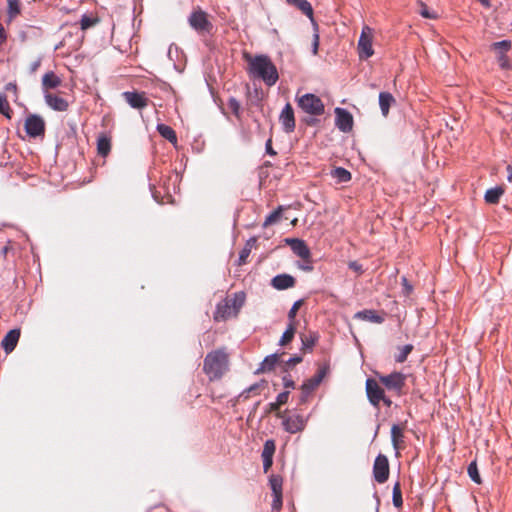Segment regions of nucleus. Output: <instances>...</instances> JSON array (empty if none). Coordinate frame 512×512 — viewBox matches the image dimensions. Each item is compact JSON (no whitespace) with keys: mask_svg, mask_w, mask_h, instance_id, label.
<instances>
[{"mask_svg":"<svg viewBox=\"0 0 512 512\" xmlns=\"http://www.w3.org/2000/svg\"><path fill=\"white\" fill-rule=\"evenodd\" d=\"M335 112V125L344 133L350 132L353 128L352 114L344 108L337 107Z\"/></svg>","mask_w":512,"mask_h":512,"instance_id":"obj_9","label":"nucleus"},{"mask_svg":"<svg viewBox=\"0 0 512 512\" xmlns=\"http://www.w3.org/2000/svg\"><path fill=\"white\" fill-rule=\"evenodd\" d=\"M392 502L396 508H400L403 505L401 485L399 482H396L393 486Z\"/></svg>","mask_w":512,"mask_h":512,"instance_id":"obj_32","label":"nucleus"},{"mask_svg":"<svg viewBox=\"0 0 512 512\" xmlns=\"http://www.w3.org/2000/svg\"><path fill=\"white\" fill-rule=\"evenodd\" d=\"M21 331L19 328L10 330L2 339L1 347L6 354H10L16 348L20 339Z\"/></svg>","mask_w":512,"mask_h":512,"instance_id":"obj_14","label":"nucleus"},{"mask_svg":"<svg viewBox=\"0 0 512 512\" xmlns=\"http://www.w3.org/2000/svg\"><path fill=\"white\" fill-rule=\"evenodd\" d=\"M395 102L394 97L389 92L379 93V106L383 116H387L389 113L390 106Z\"/></svg>","mask_w":512,"mask_h":512,"instance_id":"obj_22","label":"nucleus"},{"mask_svg":"<svg viewBox=\"0 0 512 512\" xmlns=\"http://www.w3.org/2000/svg\"><path fill=\"white\" fill-rule=\"evenodd\" d=\"M504 190L501 187H494L488 189L485 193L484 199L489 204H496L499 202L500 197L503 195Z\"/></svg>","mask_w":512,"mask_h":512,"instance_id":"obj_27","label":"nucleus"},{"mask_svg":"<svg viewBox=\"0 0 512 512\" xmlns=\"http://www.w3.org/2000/svg\"><path fill=\"white\" fill-rule=\"evenodd\" d=\"M111 150V140L106 135H101L97 139V151L102 157H106Z\"/></svg>","mask_w":512,"mask_h":512,"instance_id":"obj_25","label":"nucleus"},{"mask_svg":"<svg viewBox=\"0 0 512 512\" xmlns=\"http://www.w3.org/2000/svg\"><path fill=\"white\" fill-rule=\"evenodd\" d=\"M273 502H272V509L279 511L282 507V493L281 494H273Z\"/></svg>","mask_w":512,"mask_h":512,"instance_id":"obj_49","label":"nucleus"},{"mask_svg":"<svg viewBox=\"0 0 512 512\" xmlns=\"http://www.w3.org/2000/svg\"><path fill=\"white\" fill-rule=\"evenodd\" d=\"M123 97L132 108L142 109L148 105V99L144 93L126 91L123 93Z\"/></svg>","mask_w":512,"mask_h":512,"instance_id":"obj_16","label":"nucleus"},{"mask_svg":"<svg viewBox=\"0 0 512 512\" xmlns=\"http://www.w3.org/2000/svg\"><path fill=\"white\" fill-rule=\"evenodd\" d=\"M250 252H251V248H250V247H248V246H245V247L241 250V252H240V254H239V259H238V264H239V265H242V264H244V263L246 262V259L248 258V256H249Z\"/></svg>","mask_w":512,"mask_h":512,"instance_id":"obj_48","label":"nucleus"},{"mask_svg":"<svg viewBox=\"0 0 512 512\" xmlns=\"http://www.w3.org/2000/svg\"><path fill=\"white\" fill-rule=\"evenodd\" d=\"M379 380L388 390L401 395L405 386L406 376L401 372H393L388 375H380Z\"/></svg>","mask_w":512,"mask_h":512,"instance_id":"obj_5","label":"nucleus"},{"mask_svg":"<svg viewBox=\"0 0 512 512\" xmlns=\"http://www.w3.org/2000/svg\"><path fill=\"white\" fill-rule=\"evenodd\" d=\"M419 12H420L421 16H423L424 18H427V19L436 18V14L434 12H431L429 10V8L423 3H421V8H420Z\"/></svg>","mask_w":512,"mask_h":512,"instance_id":"obj_46","label":"nucleus"},{"mask_svg":"<svg viewBox=\"0 0 512 512\" xmlns=\"http://www.w3.org/2000/svg\"><path fill=\"white\" fill-rule=\"evenodd\" d=\"M282 478L279 475H271L269 478V485L273 494L282 493Z\"/></svg>","mask_w":512,"mask_h":512,"instance_id":"obj_34","label":"nucleus"},{"mask_svg":"<svg viewBox=\"0 0 512 512\" xmlns=\"http://www.w3.org/2000/svg\"><path fill=\"white\" fill-rule=\"evenodd\" d=\"M288 397H289V391L281 392L280 394H278V396L276 398L277 404L281 405V406L284 405L285 403H287Z\"/></svg>","mask_w":512,"mask_h":512,"instance_id":"obj_50","label":"nucleus"},{"mask_svg":"<svg viewBox=\"0 0 512 512\" xmlns=\"http://www.w3.org/2000/svg\"><path fill=\"white\" fill-rule=\"evenodd\" d=\"M413 350V345L407 344L400 348L399 353L395 356V361L398 363H403L406 361L408 355Z\"/></svg>","mask_w":512,"mask_h":512,"instance_id":"obj_36","label":"nucleus"},{"mask_svg":"<svg viewBox=\"0 0 512 512\" xmlns=\"http://www.w3.org/2000/svg\"><path fill=\"white\" fill-rule=\"evenodd\" d=\"M373 30L369 26H364L358 40L359 58L366 60L374 54L372 47Z\"/></svg>","mask_w":512,"mask_h":512,"instance_id":"obj_4","label":"nucleus"},{"mask_svg":"<svg viewBox=\"0 0 512 512\" xmlns=\"http://www.w3.org/2000/svg\"><path fill=\"white\" fill-rule=\"evenodd\" d=\"M483 6L489 8L490 7V0H478Z\"/></svg>","mask_w":512,"mask_h":512,"instance_id":"obj_64","label":"nucleus"},{"mask_svg":"<svg viewBox=\"0 0 512 512\" xmlns=\"http://www.w3.org/2000/svg\"><path fill=\"white\" fill-rule=\"evenodd\" d=\"M7 34L3 27V25L0 23V46L6 41Z\"/></svg>","mask_w":512,"mask_h":512,"instance_id":"obj_58","label":"nucleus"},{"mask_svg":"<svg viewBox=\"0 0 512 512\" xmlns=\"http://www.w3.org/2000/svg\"><path fill=\"white\" fill-rule=\"evenodd\" d=\"M302 304H303V300L300 299V300L295 301L294 304L292 305L291 309L288 312V319L290 320V323H294L296 313H297L298 309L302 306Z\"/></svg>","mask_w":512,"mask_h":512,"instance_id":"obj_42","label":"nucleus"},{"mask_svg":"<svg viewBox=\"0 0 512 512\" xmlns=\"http://www.w3.org/2000/svg\"><path fill=\"white\" fill-rule=\"evenodd\" d=\"M24 127L27 135L33 138L44 135L45 132V122L37 114H30L25 120Z\"/></svg>","mask_w":512,"mask_h":512,"instance_id":"obj_8","label":"nucleus"},{"mask_svg":"<svg viewBox=\"0 0 512 512\" xmlns=\"http://www.w3.org/2000/svg\"><path fill=\"white\" fill-rule=\"evenodd\" d=\"M497 60H498L499 66L502 69H510L511 68V63H510L508 57L506 56V54L497 55Z\"/></svg>","mask_w":512,"mask_h":512,"instance_id":"obj_45","label":"nucleus"},{"mask_svg":"<svg viewBox=\"0 0 512 512\" xmlns=\"http://www.w3.org/2000/svg\"><path fill=\"white\" fill-rule=\"evenodd\" d=\"M0 113L8 119L11 118L12 110L5 95L0 94Z\"/></svg>","mask_w":512,"mask_h":512,"instance_id":"obj_38","label":"nucleus"},{"mask_svg":"<svg viewBox=\"0 0 512 512\" xmlns=\"http://www.w3.org/2000/svg\"><path fill=\"white\" fill-rule=\"evenodd\" d=\"M244 58L248 62V73L253 78L261 79L267 86L276 84L279 74L269 56L264 54L251 56L246 53Z\"/></svg>","mask_w":512,"mask_h":512,"instance_id":"obj_1","label":"nucleus"},{"mask_svg":"<svg viewBox=\"0 0 512 512\" xmlns=\"http://www.w3.org/2000/svg\"><path fill=\"white\" fill-rule=\"evenodd\" d=\"M327 371H328V367L327 366H322L318 369L317 373L307 379L306 381L303 382V384L301 385V390H305L306 392H310V393H313V391L321 384V382L323 381L324 377L326 376L327 374Z\"/></svg>","mask_w":512,"mask_h":512,"instance_id":"obj_13","label":"nucleus"},{"mask_svg":"<svg viewBox=\"0 0 512 512\" xmlns=\"http://www.w3.org/2000/svg\"><path fill=\"white\" fill-rule=\"evenodd\" d=\"M44 99L46 104L53 110L63 112L68 109V102L55 94L45 93Z\"/></svg>","mask_w":512,"mask_h":512,"instance_id":"obj_17","label":"nucleus"},{"mask_svg":"<svg viewBox=\"0 0 512 512\" xmlns=\"http://www.w3.org/2000/svg\"><path fill=\"white\" fill-rule=\"evenodd\" d=\"M8 13L11 18L15 17L20 13L19 0H8Z\"/></svg>","mask_w":512,"mask_h":512,"instance_id":"obj_41","label":"nucleus"},{"mask_svg":"<svg viewBox=\"0 0 512 512\" xmlns=\"http://www.w3.org/2000/svg\"><path fill=\"white\" fill-rule=\"evenodd\" d=\"M275 453V442L271 439L266 440L263 446L262 458H273V455Z\"/></svg>","mask_w":512,"mask_h":512,"instance_id":"obj_35","label":"nucleus"},{"mask_svg":"<svg viewBox=\"0 0 512 512\" xmlns=\"http://www.w3.org/2000/svg\"><path fill=\"white\" fill-rule=\"evenodd\" d=\"M511 41L510 40H502L499 42H494L491 45V49L497 52V55L506 54L511 49Z\"/></svg>","mask_w":512,"mask_h":512,"instance_id":"obj_30","label":"nucleus"},{"mask_svg":"<svg viewBox=\"0 0 512 512\" xmlns=\"http://www.w3.org/2000/svg\"><path fill=\"white\" fill-rule=\"evenodd\" d=\"M62 83L61 78L53 71L46 72L42 77V90L43 93H49L50 89L59 87Z\"/></svg>","mask_w":512,"mask_h":512,"instance_id":"obj_18","label":"nucleus"},{"mask_svg":"<svg viewBox=\"0 0 512 512\" xmlns=\"http://www.w3.org/2000/svg\"><path fill=\"white\" fill-rule=\"evenodd\" d=\"M316 340H317V338L312 335L309 337H307V336L303 337L302 338L303 348L311 350L313 348V346L315 345Z\"/></svg>","mask_w":512,"mask_h":512,"instance_id":"obj_44","label":"nucleus"},{"mask_svg":"<svg viewBox=\"0 0 512 512\" xmlns=\"http://www.w3.org/2000/svg\"><path fill=\"white\" fill-rule=\"evenodd\" d=\"M282 380H283V385H284V387H285L286 389L294 388V387H295V383H294V381L291 379V377H290V376L285 375V376H283Z\"/></svg>","mask_w":512,"mask_h":512,"instance_id":"obj_53","label":"nucleus"},{"mask_svg":"<svg viewBox=\"0 0 512 512\" xmlns=\"http://www.w3.org/2000/svg\"><path fill=\"white\" fill-rule=\"evenodd\" d=\"M265 150H266V153L271 155V156H275L276 155V152L272 148V140L271 139H268L266 141V143H265Z\"/></svg>","mask_w":512,"mask_h":512,"instance_id":"obj_56","label":"nucleus"},{"mask_svg":"<svg viewBox=\"0 0 512 512\" xmlns=\"http://www.w3.org/2000/svg\"><path fill=\"white\" fill-rule=\"evenodd\" d=\"M6 90H13V91H16L17 90V86L15 83H8L6 85Z\"/></svg>","mask_w":512,"mask_h":512,"instance_id":"obj_63","label":"nucleus"},{"mask_svg":"<svg viewBox=\"0 0 512 512\" xmlns=\"http://www.w3.org/2000/svg\"><path fill=\"white\" fill-rule=\"evenodd\" d=\"M313 23H314V27H315V32L313 35L312 52L314 55H316L318 52V47H319V34L317 32V24L314 21H313Z\"/></svg>","mask_w":512,"mask_h":512,"instance_id":"obj_47","label":"nucleus"},{"mask_svg":"<svg viewBox=\"0 0 512 512\" xmlns=\"http://www.w3.org/2000/svg\"><path fill=\"white\" fill-rule=\"evenodd\" d=\"M93 23H94V21H93L90 17H88V16H86V15H84V16L81 18V21H80L81 28H82L83 30H84V29L89 28L90 26H92V25H93Z\"/></svg>","mask_w":512,"mask_h":512,"instance_id":"obj_51","label":"nucleus"},{"mask_svg":"<svg viewBox=\"0 0 512 512\" xmlns=\"http://www.w3.org/2000/svg\"><path fill=\"white\" fill-rule=\"evenodd\" d=\"M468 475L471 478V480L477 484L481 483V478L478 472V468L475 462H472L468 466Z\"/></svg>","mask_w":512,"mask_h":512,"instance_id":"obj_40","label":"nucleus"},{"mask_svg":"<svg viewBox=\"0 0 512 512\" xmlns=\"http://www.w3.org/2000/svg\"><path fill=\"white\" fill-rule=\"evenodd\" d=\"M228 107L231 109L232 113L235 116L239 117L241 105H240L239 101L236 98L231 97L228 100Z\"/></svg>","mask_w":512,"mask_h":512,"instance_id":"obj_43","label":"nucleus"},{"mask_svg":"<svg viewBox=\"0 0 512 512\" xmlns=\"http://www.w3.org/2000/svg\"><path fill=\"white\" fill-rule=\"evenodd\" d=\"M285 241L295 255L302 259H309L310 250L303 240L298 238H287Z\"/></svg>","mask_w":512,"mask_h":512,"instance_id":"obj_15","label":"nucleus"},{"mask_svg":"<svg viewBox=\"0 0 512 512\" xmlns=\"http://www.w3.org/2000/svg\"><path fill=\"white\" fill-rule=\"evenodd\" d=\"M279 122L286 133H291L295 129L294 111L290 103H287L279 116Z\"/></svg>","mask_w":512,"mask_h":512,"instance_id":"obj_11","label":"nucleus"},{"mask_svg":"<svg viewBox=\"0 0 512 512\" xmlns=\"http://www.w3.org/2000/svg\"><path fill=\"white\" fill-rule=\"evenodd\" d=\"M282 425L288 433L295 434L306 426V419L301 415H293L283 419Z\"/></svg>","mask_w":512,"mask_h":512,"instance_id":"obj_12","label":"nucleus"},{"mask_svg":"<svg viewBox=\"0 0 512 512\" xmlns=\"http://www.w3.org/2000/svg\"><path fill=\"white\" fill-rule=\"evenodd\" d=\"M272 286L277 290H285L295 285V279L289 274H279L272 279Z\"/></svg>","mask_w":512,"mask_h":512,"instance_id":"obj_20","label":"nucleus"},{"mask_svg":"<svg viewBox=\"0 0 512 512\" xmlns=\"http://www.w3.org/2000/svg\"><path fill=\"white\" fill-rule=\"evenodd\" d=\"M312 393L310 392H306L305 390H301V396H300V404H304L307 402L308 400V397L311 395Z\"/></svg>","mask_w":512,"mask_h":512,"instance_id":"obj_59","label":"nucleus"},{"mask_svg":"<svg viewBox=\"0 0 512 512\" xmlns=\"http://www.w3.org/2000/svg\"><path fill=\"white\" fill-rule=\"evenodd\" d=\"M157 131L163 138H165L169 142H171V143L177 142L176 133L170 126L165 125V124H158Z\"/></svg>","mask_w":512,"mask_h":512,"instance_id":"obj_26","label":"nucleus"},{"mask_svg":"<svg viewBox=\"0 0 512 512\" xmlns=\"http://www.w3.org/2000/svg\"><path fill=\"white\" fill-rule=\"evenodd\" d=\"M277 362H278L277 354L268 355L261 362L260 367L255 371V373L260 374V373L270 372L274 369Z\"/></svg>","mask_w":512,"mask_h":512,"instance_id":"obj_23","label":"nucleus"},{"mask_svg":"<svg viewBox=\"0 0 512 512\" xmlns=\"http://www.w3.org/2000/svg\"><path fill=\"white\" fill-rule=\"evenodd\" d=\"M298 106L307 114L320 116L324 113V104L322 100L312 94L306 93L297 100Z\"/></svg>","mask_w":512,"mask_h":512,"instance_id":"obj_3","label":"nucleus"},{"mask_svg":"<svg viewBox=\"0 0 512 512\" xmlns=\"http://www.w3.org/2000/svg\"><path fill=\"white\" fill-rule=\"evenodd\" d=\"M188 23L198 33H210L213 28L212 23L208 20L207 13L201 9L190 14Z\"/></svg>","mask_w":512,"mask_h":512,"instance_id":"obj_6","label":"nucleus"},{"mask_svg":"<svg viewBox=\"0 0 512 512\" xmlns=\"http://www.w3.org/2000/svg\"><path fill=\"white\" fill-rule=\"evenodd\" d=\"M373 477L376 482L382 484L389 478V461L383 454H378L373 464Z\"/></svg>","mask_w":512,"mask_h":512,"instance_id":"obj_7","label":"nucleus"},{"mask_svg":"<svg viewBox=\"0 0 512 512\" xmlns=\"http://www.w3.org/2000/svg\"><path fill=\"white\" fill-rule=\"evenodd\" d=\"M232 316H236L234 311L231 308L230 301L226 299L217 304L216 311L214 314V319L216 321L226 320Z\"/></svg>","mask_w":512,"mask_h":512,"instance_id":"obj_19","label":"nucleus"},{"mask_svg":"<svg viewBox=\"0 0 512 512\" xmlns=\"http://www.w3.org/2000/svg\"><path fill=\"white\" fill-rule=\"evenodd\" d=\"M266 382L264 380L258 382V383H255L253 385H251L250 387H248L247 389H245L240 395L239 397L240 398H243V399H248L250 397V394L251 393H257L258 390L260 389V387L262 385H264Z\"/></svg>","mask_w":512,"mask_h":512,"instance_id":"obj_39","label":"nucleus"},{"mask_svg":"<svg viewBox=\"0 0 512 512\" xmlns=\"http://www.w3.org/2000/svg\"><path fill=\"white\" fill-rule=\"evenodd\" d=\"M281 213L282 207L280 206L266 217L263 226L267 227L269 225L276 223L280 219Z\"/></svg>","mask_w":512,"mask_h":512,"instance_id":"obj_37","label":"nucleus"},{"mask_svg":"<svg viewBox=\"0 0 512 512\" xmlns=\"http://www.w3.org/2000/svg\"><path fill=\"white\" fill-rule=\"evenodd\" d=\"M402 438V429L398 425L394 424L391 428V441L395 450L399 449V442L402 440Z\"/></svg>","mask_w":512,"mask_h":512,"instance_id":"obj_31","label":"nucleus"},{"mask_svg":"<svg viewBox=\"0 0 512 512\" xmlns=\"http://www.w3.org/2000/svg\"><path fill=\"white\" fill-rule=\"evenodd\" d=\"M507 172H508L507 179H508L509 182H512V166L511 165H509L507 167Z\"/></svg>","mask_w":512,"mask_h":512,"instance_id":"obj_62","label":"nucleus"},{"mask_svg":"<svg viewBox=\"0 0 512 512\" xmlns=\"http://www.w3.org/2000/svg\"><path fill=\"white\" fill-rule=\"evenodd\" d=\"M295 331H296V328H295L294 323H289L288 327L282 334V337L279 341V345L284 346L287 343H289L293 339Z\"/></svg>","mask_w":512,"mask_h":512,"instance_id":"obj_33","label":"nucleus"},{"mask_svg":"<svg viewBox=\"0 0 512 512\" xmlns=\"http://www.w3.org/2000/svg\"><path fill=\"white\" fill-rule=\"evenodd\" d=\"M41 65V57L37 58L30 64V73H35Z\"/></svg>","mask_w":512,"mask_h":512,"instance_id":"obj_55","label":"nucleus"},{"mask_svg":"<svg viewBox=\"0 0 512 512\" xmlns=\"http://www.w3.org/2000/svg\"><path fill=\"white\" fill-rule=\"evenodd\" d=\"M303 360V358L301 356H293V357H290L285 363L287 366H293V365H296L298 363H301Z\"/></svg>","mask_w":512,"mask_h":512,"instance_id":"obj_54","label":"nucleus"},{"mask_svg":"<svg viewBox=\"0 0 512 512\" xmlns=\"http://www.w3.org/2000/svg\"><path fill=\"white\" fill-rule=\"evenodd\" d=\"M227 301H230V305L234 313L237 315L240 308L244 305L245 302V294L243 292H237L231 298H226Z\"/></svg>","mask_w":512,"mask_h":512,"instance_id":"obj_28","label":"nucleus"},{"mask_svg":"<svg viewBox=\"0 0 512 512\" xmlns=\"http://www.w3.org/2000/svg\"><path fill=\"white\" fill-rule=\"evenodd\" d=\"M355 317L364 321L380 324L384 322V317L374 310H362L355 314Z\"/></svg>","mask_w":512,"mask_h":512,"instance_id":"obj_21","label":"nucleus"},{"mask_svg":"<svg viewBox=\"0 0 512 512\" xmlns=\"http://www.w3.org/2000/svg\"><path fill=\"white\" fill-rule=\"evenodd\" d=\"M402 284L405 287L407 293H410V291L412 290V286L408 283L407 278H405V277L402 278Z\"/></svg>","mask_w":512,"mask_h":512,"instance_id":"obj_60","label":"nucleus"},{"mask_svg":"<svg viewBox=\"0 0 512 512\" xmlns=\"http://www.w3.org/2000/svg\"><path fill=\"white\" fill-rule=\"evenodd\" d=\"M288 4L297 7L303 14L313 21V8L307 0H286Z\"/></svg>","mask_w":512,"mask_h":512,"instance_id":"obj_24","label":"nucleus"},{"mask_svg":"<svg viewBox=\"0 0 512 512\" xmlns=\"http://www.w3.org/2000/svg\"><path fill=\"white\" fill-rule=\"evenodd\" d=\"M331 176L339 183H345L351 180V173L343 167H336L331 171Z\"/></svg>","mask_w":512,"mask_h":512,"instance_id":"obj_29","label":"nucleus"},{"mask_svg":"<svg viewBox=\"0 0 512 512\" xmlns=\"http://www.w3.org/2000/svg\"><path fill=\"white\" fill-rule=\"evenodd\" d=\"M366 394L369 402L374 406L378 407L382 399H384V390L374 379L366 380Z\"/></svg>","mask_w":512,"mask_h":512,"instance_id":"obj_10","label":"nucleus"},{"mask_svg":"<svg viewBox=\"0 0 512 512\" xmlns=\"http://www.w3.org/2000/svg\"><path fill=\"white\" fill-rule=\"evenodd\" d=\"M349 268L359 274L363 272L362 265L359 264L357 261H351L348 264Z\"/></svg>","mask_w":512,"mask_h":512,"instance_id":"obj_52","label":"nucleus"},{"mask_svg":"<svg viewBox=\"0 0 512 512\" xmlns=\"http://www.w3.org/2000/svg\"><path fill=\"white\" fill-rule=\"evenodd\" d=\"M227 370L228 355L224 350H215L206 355L203 371L211 381L220 379Z\"/></svg>","mask_w":512,"mask_h":512,"instance_id":"obj_2","label":"nucleus"},{"mask_svg":"<svg viewBox=\"0 0 512 512\" xmlns=\"http://www.w3.org/2000/svg\"><path fill=\"white\" fill-rule=\"evenodd\" d=\"M280 406H281V405H278V404H277V401L272 402V403H270V404H269V407H270V410H271V411H277V410H279Z\"/></svg>","mask_w":512,"mask_h":512,"instance_id":"obj_61","label":"nucleus"},{"mask_svg":"<svg viewBox=\"0 0 512 512\" xmlns=\"http://www.w3.org/2000/svg\"><path fill=\"white\" fill-rule=\"evenodd\" d=\"M262 460H263V470L265 473H267L273 464V458H262Z\"/></svg>","mask_w":512,"mask_h":512,"instance_id":"obj_57","label":"nucleus"}]
</instances>
